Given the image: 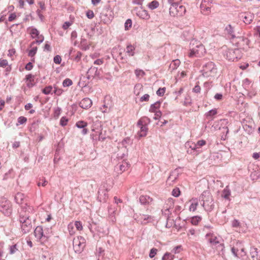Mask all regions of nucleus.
I'll return each mask as SVG.
<instances>
[{
  "label": "nucleus",
  "instance_id": "nucleus-33",
  "mask_svg": "<svg viewBox=\"0 0 260 260\" xmlns=\"http://www.w3.org/2000/svg\"><path fill=\"white\" fill-rule=\"evenodd\" d=\"M143 90V86L141 84H137L135 86L134 92L137 95H139L141 91Z\"/></svg>",
  "mask_w": 260,
  "mask_h": 260
},
{
  "label": "nucleus",
  "instance_id": "nucleus-11",
  "mask_svg": "<svg viewBox=\"0 0 260 260\" xmlns=\"http://www.w3.org/2000/svg\"><path fill=\"white\" fill-rule=\"evenodd\" d=\"M136 11V15L139 16L140 18L148 20L150 18V16L149 14L148 11L142 8H136L135 9Z\"/></svg>",
  "mask_w": 260,
  "mask_h": 260
},
{
  "label": "nucleus",
  "instance_id": "nucleus-47",
  "mask_svg": "<svg viewBox=\"0 0 260 260\" xmlns=\"http://www.w3.org/2000/svg\"><path fill=\"white\" fill-rule=\"evenodd\" d=\"M127 166H128V164L126 162H122V164H121L119 166L120 171H121L122 172H124V171H126L127 169Z\"/></svg>",
  "mask_w": 260,
  "mask_h": 260
},
{
  "label": "nucleus",
  "instance_id": "nucleus-38",
  "mask_svg": "<svg viewBox=\"0 0 260 260\" xmlns=\"http://www.w3.org/2000/svg\"><path fill=\"white\" fill-rule=\"evenodd\" d=\"M73 224L77 231H81L83 230L82 223L80 221H76Z\"/></svg>",
  "mask_w": 260,
  "mask_h": 260
},
{
  "label": "nucleus",
  "instance_id": "nucleus-63",
  "mask_svg": "<svg viewBox=\"0 0 260 260\" xmlns=\"http://www.w3.org/2000/svg\"><path fill=\"white\" fill-rule=\"evenodd\" d=\"M252 157L254 159H257L260 157V152L259 153L255 152L252 154Z\"/></svg>",
  "mask_w": 260,
  "mask_h": 260
},
{
  "label": "nucleus",
  "instance_id": "nucleus-2",
  "mask_svg": "<svg viewBox=\"0 0 260 260\" xmlns=\"http://www.w3.org/2000/svg\"><path fill=\"white\" fill-rule=\"evenodd\" d=\"M202 73L205 77H214L217 73V69L214 63L210 61L203 66Z\"/></svg>",
  "mask_w": 260,
  "mask_h": 260
},
{
  "label": "nucleus",
  "instance_id": "nucleus-8",
  "mask_svg": "<svg viewBox=\"0 0 260 260\" xmlns=\"http://www.w3.org/2000/svg\"><path fill=\"white\" fill-rule=\"evenodd\" d=\"M20 221L21 223V229L24 233H26L31 229V220L28 217H21Z\"/></svg>",
  "mask_w": 260,
  "mask_h": 260
},
{
  "label": "nucleus",
  "instance_id": "nucleus-34",
  "mask_svg": "<svg viewBox=\"0 0 260 260\" xmlns=\"http://www.w3.org/2000/svg\"><path fill=\"white\" fill-rule=\"evenodd\" d=\"M174 258V255L169 252H166L162 256V260H173Z\"/></svg>",
  "mask_w": 260,
  "mask_h": 260
},
{
  "label": "nucleus",
  "instance_id": "nucleus-49",
  "mask_svg": "<svg viewBox=\"0 0 260 260\" xmlns=\"http://www.w3.org/2000/svg\"><path fill=\"white\" fill-rule=\"evenodd\" d=\"M68 121V119L66 117H62L60 119V124L62 126H65V125H66L67 124Z\"/></svg>",
  "mask_w": 260,
  "mask_h": 260
},
{
  "label": "nucleus",
  "instance_id": "nucleus-22",
  "mask_svg": "<svg viewBox=\"0 0 260 260\" xmlns=\"http://www.w3.org/2000/svg\"><path fill=\"white\" fill-rule=\"evenodd\" d=\"M253 18L254 16L252 14L250 13H245L244 17V22L246 24H250L252 22Z\"/></svg>",
  "mask_w": 260,
  "mask_h": 260
},
{
  "label": "nucleus",
  "instance_id": "nucleus-52",
  "mask_svg": "<svg viewBox=\"0 0 260 260\" xmlns=\"http://www.w3.org/2000/svg\"><path fill=\"white\" fill-rule=\"evenodd\" d=\"M54 62L56 64H60L61 61V58L59 55H56L54 57Z\"/></svg>",
  "mask_w": 260,
  "mask_h": 260
},
{
  "label": "nucleus",
  "instance_id": "nucleus-1",
  "mask_svg": "<svg viewBox=\"0 0 260 260\" xmlns=\"http://www.w3.org/2000/svg\"><path fill=\"white\" fill-rule=\"evenodd\" d=\"M190 49L188 52L187 56L189 58L202 57L206 53L205 46L199 41H192L190 43Z\"/></svg>",
  "mask_w": 260,
  "mask_h": 260
},
{
  "label": "nucleus",
  "instance_id": "nucleus-3",
  "mask_svg": "<svg viewBox=\"0 0 260 260\" xmlns=\"http://www.w3.org/2000/svg\"><path fill=\"white\" fill-rule=\"evenodd\" d=\"M170 14L173 17H181L183 16L186 12L185 7L179 4L173 3L171 4L169 9Z\"/></svg>",
  "mask_w": 260,
  "mask_h": 260
},
{
  "label": "nucleus",
  "instance_id": "nucleus-55",
  "mask_svg": "<svg viewBox=\"0 0 260 260\" xmlns=\"http://www.w3.org/2000/svg\"><path fill=\"white\" fill-rule=\"evenodd\" d=\"M149 99V95L148 94H145L141 98L140 101H141V102L148 101Z\"/></svg>",
  "mask_w": 260,
  "mask_h": 260
},
{
  "label": "nucleus",
  "instance_id": "nucleus-44",
  "mask_svg": "<svg viewBox=\"0 0 260 260\" xmlns=\"http://www.w3.org/2000/svg\"><path fill=\"white\" fill-rule=\"evenodd\" d=\"M8 66V61L6 59H0V67L5 68Z\"/></svg>",
  "mask_w": 260,
  "mask_h": 260
},
{
  "label": "nucleus",
  "instance_id": "nucleus-28",
  "mask_svg": "<svg viewBox=\"0 0 260 260\" xmlns=\"http://www.w3.org/2000/svg\"><path fill=\"white\" fill-rule=\"evenodd\" d=\"M206 142L204 140H199L197 144H194V147L192 148V150H196L198 148L201 147L206 145Z\"/></svg>",
  "mask_w": 260,
  "mask_h": 260
},
{
  "label": "nucleus",
  "instance_id": "nucleus-46",
  "mask_svg": "<svg viewBox=\"0 0 260 260\" xmlns=\"http://www.w3.org/2000/svg\"><path fill=\"white\" fill-rule=\"evenodd\" d=\"M182 250V247L180 245L176 246L173 248L172 250V252L174 253H180Z\"/></svg>",
  "mask_w": 260,
  "mask_h": 260
},
{
  "label": "nucleus",
  "instance_id": "nucleus-57",
  "mask_svg": "<svg viewBox=\"0 0 260 260\" xmlns=\"http://www.w3.org/2000/svg\"><path fill=\"white\" fill-rule=\"evenodd\" d=\"M72 23L70 22H65L62 25V28L66 30L71 25Z\"/></svg>",
  "mask_w": 260,
  "mask_h": 260
},
{
  "label": "nucleus",
  "instance_id": "nucleus-12",
  "mask_svg": "<svg viewBox=\"0 0 260 260\" xmlns=\"http://www.w3.org/2000/svg\"><path fill=\"white\" fill-rule=\"evenodd\" d=\"M206 193H204L202 194V201H203V206L206 208L207 206L211 207L212 206V199L211 196L208 194V195L206 197Z\"/></svg>",
  "mask_w": 260,
  "mask_h": 260
},
{
  "label": "nucleus",
  "instance_id": "nucleus-18",
  "mask_svg": "<svg viewBox=\"0 0 260 260\" xmlns=\"http://www.w3.org/2000/svg\"><path fill=\"white\" fill-rule=\"evenodd\" d=\"M26 85L28 87H32L34 85V77L31 74L25 76Z\"/></svg>",
  "mask_w": 260,
  "mask_h": 260
},
{
  "label": "nucleus",
  "instance_id": "nucleus-5",
  "mask_svg": "<svg viewBox=\"0 0 260 260\" xmlns=\"http://www.w3.org/2000/svg\"><path fill=\"white\" fill-rule=\"evenodd\" d=\"M146 117L141 118L138 122L137 125L140 128L138 135L140 137H145L147 135L148 128L146 124Z\"/></svg>",
  "mask_w": 260,
  "mask_h": 260
},
{
  "label": "nucleus",
  "instance_id": "nucleus-39",
  "mask_svg": "<svg viewBox=\"0 0 260 260\" xmlns=\"http://www.w3.org/2000/svg\"><path fill=\"white\" fill-rule=\"evenodd\" d=\"M74 225L73 224V222H70L68 225V230L71 235H73L76 233V232L74 230Z\"/></svg>",
  "mask_w": 260,
  "mask_h": 260
},
{
  "label": "nucleus",
  "instance_id": "nucleus-7",
  "mask_svg": "<svg viewBox=\"0 0 260 260\" xmlns=\"http://www.w3.org/2000/svg\"><path fill=\"white\" fill-rule=\"evenodd\" d=\"M27 32L30 35L32 39L36 40L37 43H41L44 41V37L40 34V32L35 28L29 27Z\"/></svg>",
  "mask_w": 260,
  "mask_h": 260
},
{
  "label": "nucleus",
  "instance_id": "nucleus-19",
  "mask_svg": "<svg viewBox=\"0 0 260 260\" xmlns=\"http://www.w3.org/2000/svg\"><path fill=\"white\" fill-rule=\"evenodd\" d=\"M34 234L35 237L38 239H41L43 236V231L41 226H37L34 231Z\"/></svg>",
  "mask_w": 260,
  "mask_h": 260
},
{
  "label": "nucleus",
  "instance_id": "nucleus-4",
  "mask_svg": "<svg viewBox=\"0 0 260 260\" xmlns=\"http://www.w3.org/2000/svg\"><path fill=\"white\" fill-rule=\"evenodd\" d=\"M86 240L82 236H78L75 238L73 241V247L76 252L80 253L85 247Z\"/></svg>",
  "mask_w": 260,
  "mask_h": 260
},
{
  "label": "nucleus",
  "instance_id": "nucleus-25",
  "mask_svg": "<svg viewBox=\"0 0 260 260\" xmlns=\"http://www.w3.org/2000/svg\"><path fill=\"white\" fill-rule=\"evenodd\" d=\"M180 61L179 59L174 60L170 65V69L172 70L176 69L180 65Z\"/></svg>",
  "mask_w": 260,
  "mask_h": 260
},
{
  "label": "nucleus",
  "instance_id": "nucleus-42",
  "mask_svg": "<svg viewBox=\"0 0 260 260\" xmlns=\"http://www.w3.org/2000/svg\"><path fill=\"white\" fill-rule=\"evenodd\" d=\"M62 84L64 87H68L72 85L73 82L71 79L67 78L63 81Z\"/></svg>",
  "mask_w": 260,
  "mask_h": 260
},
{
  "label": "nucleus",
  "instance_id": "nucleus-29",
  "mask_svg": "<svg viewBox=\"0 0 260 260\" xmlns=\"http://www.w3.org/2000/svg\"><path fill=\"white\" fill-rule=\"evenodd\" d=\"M201 217L195 216L191 218L190 222L193 225H197L201 221Z\"/></svg>",
  "mask_w": 260,
  "mask_h": 260
},
{
  "label": "nucleus",
  "instance_id": "nucleus-14",
  "mask_svg": "<svg viewBox=\"0 0 260 260\" xmlns=\"http://www.w3.org/2000/svg\"><path fill=\"white\" fill-rule=\"evenodd\" d=\"M92 102L89 98H84L80 103V106L85 109L90 108L92 105Z\"/></svg>",
  "mask_w": 260,
  "mask_h": 260
},
{
  "label": "nucleus",
  "instance_id": "nucleus-43",
  "mask_svg": "<svg viewBox=\"0 0 260 260\" xmlns=\"http://www.w3.org/2000/svg\"><path fill=\"white\" fill-rule=\"evenodd\" d=\"M180 191L178 188H175L173 189L172 191V194L175 197H178L180 196Z\"/></svg>",
  "mask_w": 260,
  "mask_h": 260
},
{
  "label": "nucleus",
  "instance_id": "nucleus-36",
  "mask_svg": "<svg viewBox=\"0 0 260 260\" xmlns=\"http://www.w3.org/2000/svg\"><path fill=\"white\" fill-rule=\"evenodd\" d=\"M16 50L14 48H12L8 50V56L10 57L12 60H14V57L16 56Z\"/></svg>",
  "mask_w": 260,
  "mask_h": 260
},
{
  "label": "nucleus",
  "instance_id": "nucleus-48",
  "mask_svg": "<svg viewBox=\"0 0 260 260\" xmlns=\"http://www.w3.org/2000/svg\"><path fill=\"white\" fill-rule=\"evenodd\" d=\"M86 16L89 19H92L94 17V14L92 10H88L86 12Z\"/></svg>",
  "mask_w": 260,
  "mask_h": 260
},
{
  "label": "nucleus",
  "instance_id": "nucleus-31",
  "mask_svg": "<svg viewBox=\"0 0 260 260\" xmlns=\"http://www.w3.org/2000/svg\"><path fill=\"white\" fill-rule=\"evenodd\" d=\"M135 47L132 45H128L126 47V52L129 56H133L134 55Z\"/></svg>",
  "mask_w": 260,
  "mask_h": 260
},
{
  "label": "nucleus",
  "instance_id": "nucleus-64",
  "mask_svg": "<svg viewBox=\"0 0 260 260\" xmlns=\"http://www.w3.org/2000/svg\"><path fill=\"white\" fill-rule=\"evenodd\" d=\"M214 98L217 100H221L222 98V95L220 93H216L214 96Z\"/></svg>",
  "mask_w": 260,
  "mask_h": 260
},
{
  "label": "nucleus",
  "instance_id": "nucleus-30",
  "mask_svg": "<svg viewBox=\"0 0 260 260\" xmlns=\"http://www.w3.org/2000/svg\"><path fill=\"white\" fill-rule=\"evenodd\" d=\"M225 30L231 36L232 38H234L235 37L234 34V28L231 24H229L225 28Z\"/></svg>",
  "mask_w": 260,
  "mask_h": 260
},
{
  "label": "nucleus",
  "instance_id": "nucleus-32",
  "mask_svg": "<svg viewBox=\"0 0 260 260\" xmlns=\"http://www.w3.org/2000/svg\"><path fill=\"white\" fill-rule=\"evenodd\" d=\"M135 74L137 78H141L144 76L145 75V72L144 71L140 69H136L135 71Z\"/></svg>",
  "mask_w": 260,
  "mask_h": 260
},
{
  "label": "nucleus",
  "instance_id": "nucleus-37",
  "mask_svg": "<svg viewBox=\"0 0 260 260\" xmlns=\"http://www.w3.org/2000/svg\"><path fill=\"white\" fill-rule=\"evenodd\" d=\"M76 126L80 128H85L87 126V123L84 121H79L76 122Z\"/></svg>",
  "mask_w": 260,
  "mask_h": 260
},
{
  "label": "nucleus",
  "instance_id": "nucleus-59",
  "mask_svg": "<svg viewBox=\"0 0 260 260\" xmlns=\"http://www.w3.org/2000/svg\"><path fill=\"white\" fill-rule=\"evenodd\" d=\"M155 113V119H158L161 116V112L158 110V111H156Z\"/></svg>",
  "mask_w": 260,
  "mask_h": 260
},
{
  "label": "nucleus",
  "instance_id": "nucleus-9",
  "mask_svg": "<svg viewBox=\"0 0 260 260\" xmlns=\"http://www.w3.org/2000/svg\"><path fill=\"white\" fill-rule=\"evenodd\" d=\"M239 52L240 51L238 49H229L226 54L227 58L233 61H237L241 57L240 54L237 55Z\"/></svg>",
  "mask_w": 260,
  "mask_h": 260
},
{
  "label": "nucleus",
  "instance_id": "nucleus-45",
  "mask_svg": "<svg viewBox=\"0 0 260 260\" xmlns=\"http://www.w3.org/2000/svg\"><path fill=\"white\" fill-rule=\"evenodd\" d=\"M52 89V86H47L43 89L42 92L45 94H48L51 92Z\"/></svg>",
  "mask_w": 260,
  "mask_h": 260
},
{
  "label": "nucleus",
  "instance_id": "nucleus-27",
  "mask_svg": "<svg viewBox=\"0 0 260 260\" xmlns=\"http://www.w3.org/2000/svg\"><path fill=\"white\" fill-rule=\"evenodd\" d=\"M159 4L158 1L154 0L148 4V8L151 10H154L158 7Z\"/></svg>",
  "mask_w": 260,
  "mask_h": 260
},
{
  "label": "nucleus",
  "instance_id": "nucleus-26",
  "mask_svg": "<svg viewBox=\"0 0 260 260\" xmlns=\"http://www.w3.org/2000/svg\"><path fill=\"white\" fill-rule=\"evenodd\" d=\"M166 206L164 207L166 210H169L170 208H172L174 206V200L172 198H169L166 202Z\"/></svg>",
  "mask_w": 260,
  "mask_h": 260
},
{
  "label": "nucleus",
  "instance_id": "nucleus-62",
  "mask_svg": "<svg viewBox=\"0 0 260 260\" xmlns=\"http://www.w3.org/2000/svg\"><path fill=\"white\" fill-rule=\"evenodd\" d=\"M60 109L59 108H57L54 111V116L56 118H57L60 114Z\"/></svg>",
  "mask_w": 260,
  "mask_h": 260
},
{
  "label": "nucleus",
  "instance_id": "nucleus-21",
  "mask_svg": "<svg viewBox=\"0 0 260 260\" xmlns=\"http://www.w3.org/2000/svg\"><path fill=\"white\" fill-rule=\"evenodd\" d=\"M189 202L190 203V205L189 207V210L192 212L195 211L198 206V200L197 199H192L190 200Z\"/></svg>",
  "mask_w": 260,
  "mask_h": 260
},
{
  "label": "nucleus",
  "instance_id": "nucleus-13",
  "mask_svg": "<svg viewBox=\"0 0 260 260\" xmlns=\"http://www.w3.org/2000/svg\"><path fill=\"white\" fill-rule=\"evenodd\" d=\"M1 211L6 215H9L11 213V204L8 201H5L2 202L1 205Z\"/></svg>",
  "mask_w": 260,
  "mask_h": 260
},
{
  "label": "nucleus",
  "instance_id": "nucleus-58",
  "mask_svg": "<svg viewBox=\"0 0 260 260\" xmlns=\"http://www.w3.org/2000/svg\"><path fill=\"white\" fill-rule=\"evenodd\" d=\"M17 249L16 248V245H14L10 247V253L14 254L16 251Z\"/></svg>",
  "mask_w": 260,
  "mask_h": 260
},
{
  "label": "nucleus",
  "instance_id": "nucleus-40",
  "mask_svg": "<svg viewBox=\"0 0 260 260\" xmlns=\"http://www.w3.org/2000/svg\"><path fill=\"white\" fill-rule=\"evenodd\" d=\"M48 183L47 181L45 178L40 179L37 185L38 186H45Z\"/></svg>",
  "mask_w": 260,
  "mask_h": 260
},
{
  "label": "nucleus",
  "instance_id": "nucleus-54",
  "mask_svg": "<svg viewBox=\"0 0 260 260\" xmlns=\"http://www.w3.org/2000/svg\"><path fill=\"white\" fill-rule=\"evenodd\" d=\"M165 92V88H159L156 91V93L158 95L162 96Z\"/></svg>",
  "mask_w": 260,
  "mask_h": 260
},
{
  "label": "nucleus",
  "instance_id": "nucleus-10",
  "mask_svg": "<svg viewBox=\"0 0 260 260\" xmlns=\"http://www.w3.org/2000/svg\"><path fill=\"white\" fill-rule=\"evenodd\" d=\"M237 248L233 247L232 249V251L233 253L237 257L239 256H242L245 255V252L244 251V248L241 245V243H237Z\"/></svg>",
  "mask_w": 260,
  "mask_h": 260
},
{
  "label": "nucleus",
  "instance_id": "nucleus-17",
  "mask_svg": "<svg viewBox=\"0 0 260 260\" xmlns=\"http://www.w3.org/2000/svg\"><path fill=\"white\" fill-rule=\"evenodd\" d=\"M139 200L140 203L144 205L150 204L153 201L152 198L147 195L141 196Z\"/></svg>",
  "mask_w": 260,
  "mask_h": 260
},
{
  "label": "nucleus",
  "instance_id": "nucleus-15",
  "mask_svg": "<svg viewBox=\"0 0 260 260\" xmlns=\"http://www.w3.org/2000/svg\"><path fill=\"white\" fill-rule=\"evenodd\" d=\"M206 237L208 238V241L212 246H215L219 243V241L216 236L214 234L209 233L206 235Z\"/></svg>",
  "mask_w": 260,
  "mask_h": 260
},
{
  "label": "nucleus",
  "instance_id": "nucleus-50",
  "mask_svg": "<svg viewBox=\"0 0 260 260\" xmlns=\"http://www.w3.org/2000/svg\"><path fill=\"white\" fill-rule=\"evenodd\" d=\"M26 121H27L26 118L25 117H23V116H20L18 119V122L20 124H22L25 123L26 122Z\"/></svg>",
  "mask_w": 260,
  "mask_h": 260
},
{
  "label": "nucleus",
  "instance_id": "nucleus-61",
  "mask_svg": "<svg viewBox=\"0 0 260 260\" xmlns=\"http://www.w3.org/2000/svg\"><path fill=\"white\" fill-rule=\"evenodd\" d=\"M104 63L103 59H98L94 61V64L96 65H101Z\"/></svg>",
  "mask_w": 260,
  "mask_h": 260
},
{
  "label": "nucleus",
  "instance_id": "nucleus-41",
  "mask_svg": "<svg viewBox=\"0 0 260 260\" xmlns=\"http://www.w3.org/2000/svg\"><path fill=\"white\" fill-rule=\"evenodd\" d=\"M132 25V21L131 19H128L126 20L124 24V27L125 30H128Z\"/></svg>",
  "mask_w": 260,
  "mask_h": 260
},
{
  "label": "nucleus",
  "instance_id": "nucleus-6",
  "mask_svg": "<svg viewBox=\"0 0 260 260\" xmlns=\"http://www.w3.org/2000/svg\"><path fill=\"white\" fill-rule=\"evenodd\" d=\"M212 6V0H202L200 5L201 13L206 15L210 14Z\"/></svg>",
  "mask_w": 260,
  "mask_h": 260
},
{
  "label": "nucleus",
  "instance_id": "nucleus-35",
  "mask_svg": "<svg viewBox=\"0 0 260 260\" xmlns=\"http://www.w3.org/2000/svg\"><path fill=\"white\" fill-rule=\"evenodd\" d=\"M230 194L231 192L230 190L227 187H226L223 189L222 191V197L224 199H229Z\"/></svg>",
  "mask_w": 260,
  "mask_h": 260
},
{
  "label": "nucleus",
  "instance_id": "nucleus-16",
  "mask_svg": "<svg viewBox=\"0 0 260 260\" xmlns=\"http://www.w3.org/2000/svg\"><path fill=\"white\" fill-rule=\"evenodd\" d=\"M250 253L253 260H260V251L257 248L251 247Z\"/></svg>",
  "mask_w": 260,
  "mask_h": 260
},
{
  "label": "nucleus",
  "instance_id": "nucleus-20",
  "mask_svg": "<svg viewBox=\"0 0 260 260\" xmlns=\"http://www.w3.org/2000/svg\"><path fill=\"white\" fill-rule=\"evenodd\" d=\"M15 199L18 204L21 205L24 203L25 197L22 193L18 192L15 196Z\"/></svg>",
  "mask_w": 260,
  "mask_h": 260
},
{
  "label": "nucleus",
  "instance_id": "nucleus-23",
  "mask_svg": "<svg viewBox=\"0 0 260 260\" xmlns=\"http://www.w3.org/2000/svg\"><path fill=\"white\" fill-rule=\"evenodd\" d=\"M35 44V42H33L31 43L30 47L31 49L29 50L28 52V56L30 57H34L37 53L38 48L37 46H35L34 45Z\"/></svg>",
  "mask_w": 260,
  "mask_h": 260
},
{
  "label": "nucleus",
  "instance_id": "nucleus-53",
  "mask_svg": "<svg viewBox=\"0 0 260 260\" xmlns=\"http://www.w3.org/2000/svg\"><path fill=\"white\" fill-rule=\"evenodd\" d=\"M217 114V110L216 109H212L210 111H209L208 113L207 114V116H212Z\"/></svg>",
  "mask_w": 260,
  "mask_h": 260
},
{
  "label": "nucleus",
  "instance_id": "nucleus-51",
  "mask_svg": "<svg viewBox=\"0 0 260 260\" xmlns=\"http://www.w3.org/2000/svg\"><path fill=\"white\" fill-rule=\"evenodd\" d=\"M157 251V250L156 248L151 249L150 250V253H149L150 257L153 258L156 254Z\"/></svg>",
  "mask_w": 260,
  "mask_h": 260
},
{
  "label": "nucleus",
  "instance_id": "nucleus-24",
  "mask_svg": "<svg viewBox=\"0 0 260 260\" xmlns=\"http://www.w3.org/2000/svg\"><path fill=\"white\" fill-rule=\"evenodd\" d=\"M160 106V103L159 102H156L154 104L151 105L149 112H155L159 110V109Z\"/></svg>",
  "mask_w": 260,
  "mask_h": 260
},
{
  "label": "nucleus",
  "instance_id": "nucleus-56",
  "mask_svg": "<svg viewBox=\"0 0 260 260\" xmlns=\"http://www.w3.org/2000/svg\"><path fill=\"white\" fill-rule=\"evenodd\" d=\"M16 15L15 13H11L8 18V20L9 21H12L16 18Z\"/></svg>",
  "mask_w": 260,
  "mask_h": 260
},
{
  "label": "nucleus",
  "instance_id": "nucleus-60",
  "mask_svg": "<svg viewBox=\"0 0 260 260\" xmlns=\"http://www.w3.org/2000/svg\"><path fill=\"white\" fill-rule=\"evenodd\" d=\"M32 68H33V65L31 62H28L25 66V69L27 71L31 70L32 69Z\"/></svg>",
  "mask_w": 260,
  "mask_h": 260
}]
</instances>
